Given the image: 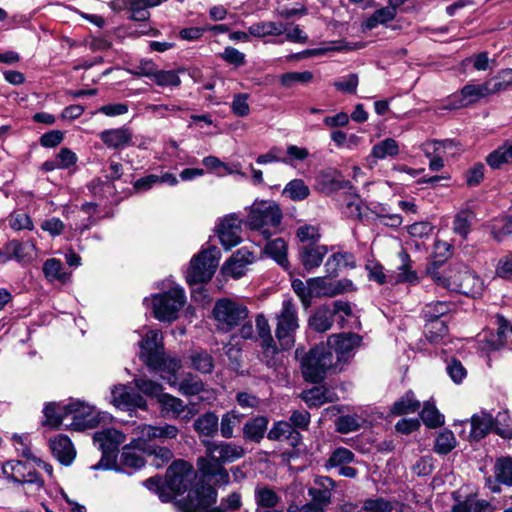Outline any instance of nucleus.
I'll use <instances>...</instances> for the list:
<instances>
[{
	"instance_id": "f257e3e1",
	"label": "nucleus",
	"mask_w": 512,
	"mask_h": 512,
	"mask_svg": "<svg viewBox=\"0 0 512 512\" xmlns=\"http://www.w3.org/2000/svg\"><path fill=\"white\" fill-rule=\"evenodd\" d=\"M361 337L353 333L331 335L327 342L316 345L301 359V372L306 381L321 382L327 372L338 373L354 356Z\"/></svg>"
},
{
	"instance_id": "f03ea898",
	"label": "nucleus",
	"mask_w": 512,
	"mask_h": 512,
	"mask_svg": "<svg viewBox=\"0 0 512 512\" xmlns=\"http://www.w3.org/2000/svg\"><path fill=\"white\" fill-rule=\"evenodd\" d=\"M427 275L436 285L472 298L481 296L484 291L483 280L463 263H453L445 269L433 263L428 266Z\"/></svg>"
},
{
	"instance_id": "7ed1b4c3",
	"label": "nucleus",
	"mask_w": 512,
	"mask_h": 512,
	"mask_svg": "<svg viewBox=\"0 0 512 512\" xmlns=\"http://www.w3.org/2000/svg\"><path fill=\"white\" fill-rule=\"evenodd\" d=\"M157 288L164 291L145 297L143 299L144 307L157 320H177L187 304L184 288L170 279L157 285Z\"/></svg>"
},
{
	"instance_id": "20e7f679",
	"label": "nucleus",
	"mask_w": 512,
	"mask_h": 512,
	"mask_svg": "<svg viewBox=\"0 0 512 512\" xmlns=\"http://www.w3.org/2000/svg\"><path fill=\"white\" fill-rule=\"evenodd\" d=\"M162 336L157 330L147 332L140 342L141 358L152 369L160 371L162 379L170 386L177 385L176 374L181 368V361L177 358H165L161 349Z\"/></svg>"
},
{
	"instance_id": "39448f33",
	"label": "nucleus",
	"mask_w": 512,
	"mask_h": 512,
	"mask_svg": "<svg viewBox=\"0 0 512 512\" xmlns=\"http://www.w3.org/2000/svg\"><path fill=\"white\" fill-rule=\"evenodd\" d=\"M245 210L246 227L260 232L266 239L278 230L283 218L282 210L274 200L256 199Z\"/></svg>"
},
{
	"instance_id": "423d86ee",
	"label": "nucleus",
	"mask_w": 512,
	"mask_h": 512,
	"mask_svg": "<svg viewBox=\"0 0 512 512\" xmlns=\"http://www.w3.org/2000/svg\"><path fill=\"white\" fill-rule=\"evenodd\" d=\"M219 260L220 251L216 246L202 249L190 260L186 271L187 283L189 285L208 283L219 265Z\"/></svg>"
},
{
	"instance_id": "0eeeda50",
	"label": "nucleus",
	"mask_w": 512,
	"mask_h": 512,
	"mask_svg": "<svg viewBox=\"0 0 512 512\" xmlns=\"http://www.w3.org/2000/svg\"><path fill=\"white\" fill-rule=\"evenodd\" d=\"M61 409L67 415V419H71L70 423L64 424L65 427L73 430L94 428L106 417L105 414L101 416L95 406L78 399H70Z\"/></svg>"
},
{
	"instance_id": "6e6552de",
	"label": "nucleus",
	"mask_w": 512,
	"mask_h": 512,
	"mask_svg": "<svg viewBox=\"0 0 512 512\" xmlns=\"http://www.w3.org/2000/svg\"><path fill=\"white\" fill-rule=\"evenodd\" d=\"M202 443L206 448V455L198 460H207L216 468L239 460L245 455V449L233 442L203 440Z\"/></svg>"
},
{
	"instance_id": "1a4fd4ad",
	"label": "nucleus",
	"mask_w": 512,
	"mask_h": 512,
	"mask_svg": "<svg viewBox=\"0 0 512 512\" xmlns=\"http://www.w3.org/2000/svg\"><path fill=\"white\" fill-rule=\"evenodd\" d=\"M196 478L197 475L188 462L177 460L167 469L165 486L174 497L186 492Z\"/></svg>"
},
{
	"instance_id": "9d476101",
	"label": "nucleus",
	"mask_w": 512,
	"mask_h": 512,
	"mask_svg": "<svg viewBox=\"0 0 512 512\" xmlns=\"http://www.w3.org/2000/svg\"><path fill=\"white\" fill-rule=\"evenodd\" d=\"M216 232L224 249L230 250L241 242L242 220L236 214L226 215L217 224Z\"/></svg>"
},
{
	"instance_id": "9b49d317",
	"label": "nucleus",
	"mask_w": 512,
	"mask_h": 512,
	"mask_svg": "<svg viewBox=\"0 0 512 512\" xmlns=\"http://www.w3.org/2000/svg\"><path fill=\"white\" fill-rule=\"evenodd\" d=\"M110 402L118 409L123 411H133L135 409H147V401L142 395L132 391L123 384L113 386L111 389Z\"/></svg>"
},
{
	"instance_id": "f8f14e48",
	"label": "nucleus",
	"mask_w": 512,
	"mask_h": 512,
	"mask_svg": "<svg viewBox=\"0 0 512 512\" xmlns=\"http://www.w3.org/2000/svg\"><path fill=\"white\" fill-rule=\"evenodd\" d=\"M494 328L481 335L480 347L483 351L498 350L512 338L511 322H494Z\"/></svg>"
},
{
	"instance_id": "ddd939ff",
	"label": "nucleus",
	"mask_w": 512,
	"mask_h": 512,
	"mask_svg": "<svg viewBox=\"0 0 512 512\" xmlns=\"http://www.w3.org/2000/svg\"><path fill=\"white\" fill-rule=\"evenodd\" d=\"M494 88L491 81H486L483 84H467L458 94L452 98L453 108L467 107L476 103L481 98L494 94Z\"/></svg>"
},
{
	"instance_id": "4468645a",
	"label": "nucleus",
	"mask_w": 512,
	"mask_h": 512,
	"mask_svg": "<svg viewBox=\"0 0 512 512\" xmlns=\"http://www.w3.org/2000/svg\"><path fill=\"white\" fill-rule=\"evenodd\" d=\"M215 320H245L249 311L245 304L230 298L219 299L213 308Z\"/></svg>"
},
{
	"instance_id": "2eb2a0df",
	"label": "nucleus",
	"mask_w": 512,
	"mask_h": 512,
	"mask_svg": "<svg viewBox=\"0 0 512 512\" xmlns=\"http://www.w3.org/2000/svg\"><path fill=\"white\" fill-rule=\"evenodd\" d=\"M493 476L486 479V486L493 493L500 492L499 484L512 486V457L502 456L495 460Z\"/></svg>"
},
{
	"instance_id": "dca6fc26",
	"label": "nucleus",
	"mask_w": 512,
	"mask_h": 512,
	"mask_svg": "<svg viewBox=\"0 0 512 512\" xmlns=\"http://www.w3.org/2000/svg\"><path fill=\"white\" fill-rule=\"evenodd\" d=\"M188 499L193 509L203 510L216 502L217 493L212 486L199 481L195 488L189 491Z\"/></svg>"
},
{
	"instance_id": "f3484780",
	"label": "nucleus",
	"mask_w": 512,
	"mask_h": 512,
	"mask_svg": "<svg viewBox=\"0 0 512 512\" xmlns=\"http://www.w3.org/2000/svg\"><path fill=\"white\" fill-rule=\"evenodd\" d=\"M93 438L94 443L102 450L104 456L116 451L118 446L125 441V435L114 428L98 431Z\"/></svg>"
},
{
	"instance_id": "a211bd4d",
	"label": "nucleus",
	"mask_w": 512,
	"mask_h": 512,
	"mask_svg": "<svg viewBox=\"0 0 512 512\" xmlns=\"http://www.w3.org/2000/svg\"><path fill=\"white\" fill-rule=\"evenodd\" d=\"M158 403L165 416L178 418L186 411L187 413L182 417L183 420L189 421L193 416V413L187 410V406L184 402L171 394L163 393L159 395Z\"/></svg>"
},
{
	"instance_id": "6ab92c4d",
	"label": "nucleus",
	"mask_w": 512,
	"mask_h": 512,
	"mask_svg": "<svg viewBox=\"0 0 512 512\" xmlns=\"http://www.w3.org/2000/svg\"><path fill=\"white\" fill-rule=\"evenodd\" d=\"M254 497L258 509H261L262 512H283V509H276L281 501V496L273 488L267 485H258L255 488Z\"/></svg>"
},
{
	"instance_id": "aec40b11",
	"label": "nucleus",
	"mask_w": 512,
	"mask_h": 512,
	"mask_svg": "<svg viewBox=\"0 0 512 512\" xmlns=\"http://www.w3.org/2000/svg\"><path fill=\"white\" fill-rule=\"evenodd\" d=\"M398 256L400 259V265L397 268V273L389 277V281L394 284H418L420 279L417 272L413 269L409 254L405 251H401Z\"/></svg>"
},
{
	"instance_id": "412c9836",
	"label": "nucleus",
	"mask_w": 512,
	"mask_h": 512,
	"mask_svg": "<svg viewBox=\"0 0 512 512\" xmlns=\"http://www.w3.org/2000/svg\"><path fill=\"white\" fill-rule=\"evenodd\" d=\"M471 431L469 434L472 440H481L492 430L495 431V419L486 411H480L474 414L470 420Z\"/></svg>"
},
{
	"instance_id": "4be33fe9",
	"label": "nucleus",
	"mask_w": 512,
	"mask_h": 512,
	"mask_svg": "<svg viewBox=\"0 0 512 512\" xmlns=\"http://www.w3.org/2000/svg\"><path fill=\"white\" fill-rule=\"evenodd\" d=\"M50 449L54 457L63 465H70L76 456L71 440L65 435H58L51 439Z\"/></svg>"
},
{
	"instance_id": "5701e85b",
	"label": "nucleus",
	"mask_w": 512,
	"mask_h": 512,
	"mask_svg": "<svg viewBox=\"0 0 512 512\" xmlns=\"http://www.w3.org/2000/svg\"><path fill=\"white\" fill-rule=\"evenodd\" d=\"M132 132L129 128L121 127L107 129L99 134L100 139L108 148L120 149L131 145Z\"/></svg>"
},
{
	"instance_id": "b1692460",
	"label": "nucleus",
	"mask_w": 512,
	"mask_h": 512,
	"mask_svg": "<svg viewBox=\"0 0 512 512\" xmlns=\"http://www.w3.org/2000/svg\"><path fill=\"white\" fill-rule=\"evenodd\" d=\"M399 150L398 142L395 139L385 138L372 147L370 155L367 157V163L372 168L378 160L395 157L399 154Z\"/></svg>"
},
{
	"instance_id": "393cba45",
	"label": "nucleus",
	"mask_w": 512,
	"mask_h": 512,
	"mask_svg": "<svg viewBox=\"0 0 512 512\" xmlns=\"http://www.w3.org/2000/svg\"><path fill=\"white\" fill-rule=\"evenodd\" d=\"M356 266L355 257L350 252L333 253L325 262V271L327 277L333 278L339 275L342 269L354 268Z\"/></svg>"
},
{
	"instance_id": "a878e982",
	"label": "nucleus",
	"mask_w": 512,
	"mask_h": 512,
	"mask_svg": "<svg viewBox=\"0 0 512 512\" xmlns=\"http://www.w3.org/2000/svg\"><path fill=\"white\" fill-rule=\"evenodd\" d=\"M328 253V249L323 245H304L300 250V261L307 270L318 267L324 256Z\"/></svg>"
},
{
	"instance_id": "bb28decb",
	"label": "nucleus",
	"mask_w": 512,
	"mask_h": 512,
	"mask_svg": "<svg viewBox=\"0 0 512 512\" xmlns=\"http://www.w3.org/2000/svg\"><path fill=\"white\" fill-rule=\"evenodd\" d=\"M267 437L274 441L287 440L292 446L298 445L301 438L300 433L286 421L276 422L268 432Z\"/></svg>"
},
{
	"instance_id": "cd10ccee",
	"label": "nucleus",
	"mask_w": 512,
	"mask_h": 512,
	"mask_svg": "<svg viewBox=\"0 0 512 512\" xmlns=\"http://www.w3.org/2000/svg\"><path fill=\"white\" fill-rule=\"evenodd\" d=\"M155 440L153 425L141 424L132 431L131 445L142 452L150 449L149 442Z\"/></svg>"
},
{
	"instance_id": "c85d7f7f",
	"label": "nucleus",
	"mask_w": 512,
	"mask_h": 512,
	"mask_svg": "<svg viewBox=\"0 0 512 512\" xmlns=\"http://www.w3.org/2000/svg\"><path fill=\"white\" fill-rule=\"evenodd\" d=\"M268 419L258 416L245 423L243 427V438L247 441L259 443L267 430Z\"/></svg>"
},
{
	"instance_id": "c756f323",
	"label": "nucleus",
	"mask_w": 512,
	"mask_h": 512,
	"mask_svg": "<svg viewBox=\"0 0 512 512\" xmlns=\"http://www.w3.org/2000/svg\"><path fill=\"white\" fill-rule=\"evenodd\" d=\"M257 326L259 328L260 334L262 335V348H263V360L267 364L268 367H276L278 355V349L275 345H273V340L268 333L266 337H264L263 333L267 330L269 332L268 322H257Z\"/></svg>"
},
{
	"instance_id": "7c9ffc66",
	"label": "nucleus",
	"mask_w": 512,
	"mask_h": 512,
	"mask_svg": "<svg viewBox=\"0 0 512 512\" xmlns=\"http://www.w3.org/2000/svg\"><path fill=\"white\" fill-rule=\"evenodd\" d=\"M426 339L435 345H446L450 339L448 335V327L445 322H427L424 327Z\"/></svg>"
},
{
	"instance_id": "2f4dec72",
	"label": "nucleus",
	"mask_w": 512,
	"mask_h": 512,
	"mask_svg": "<svg viewBox=\"0 0 512 512\" xmlns=\"http://www.w3.org/2000/svg\"><path fill=\"white\" fill-rule=\"evenodd\" d=\"M302 399L310 407H317L326 402H333L336 396L333 392L323 386L314 387L302 393Z\"/></svg>"
},
{
	"instance_id": "473e14b6",
	"label": "nucleus",
	"mask_w": 512,
	"mask_h": 512,
	"mask_svg": "<svg viewBox=\"0 0 512 512\" xmlns=\"http://www.w3.org/2000/svg\"><path fill=\"white\" fill-rule=\"evenodd\" d=\"M284 31V23L274 21L258 22L249 27V34L258 38L280 36Z\"/></svg>"
},
{
	"instance_id": "72a5a7b5",
	"label": "nucleus",
	"mask_w": 512,
	"mask_h": 512,
	"mask_svg": "<svg viewBox=\"0 0 512 512\" xmlns=\"http://www.w3.org/2000/svg\"><path fill=\"white\" fill-rule=\"evenodd\" d=\"M219 419L213 412H207L197 418L193 424L200 436L212 437L218 430Z\"/></svg>"
},
{
	"instance_id": "f704fd0d",
	"label": "nucleus",
	"mask_w": 512,
	"mask_h": 512,
	"mask_svg": "<svg viewBox=\"0 0 512 512\" xmlns=\"http://www.w3.org/2000/svg\"><path fill=\"white\" fill-rule=\"evenodd\" d=\"M265 253L273 258L285 270H288L289 262L287 259V243L284 239L277 238L267 243Z\"/></svg>"
},
{
	"instance_id": "c9c22d12",
	"label": "nucleus",
	"mask_w": 512,
	"mask_h": 512,
	"mask_svg": "<svg viewBox=\"0 0 512 512\" xmlns=\"http://www.w3.org/2000/svg\"><path fill=\"white\" fill-rule=\"evenodd\" d=\"M457 309L455 303L447 301H435L428 303L423 312L427 320H438L441 317L453 314Z\"/></svg>"
},
{
	"instance_id": "e433bc0d",
	"label": "nucleus",
	"mask_w": 512,
	"mask_h": 512,
	"mask_svg": "<svg viewBox=\"0 0 512 512\" xmlns=\"http://www.w3.org/2000/svg\"><path fill=\"white\" fill-rule=\"evenodd\" d=\"M486 161L491 168L497 169L504 164L512 162V140L505 142L498 149L491 152Z\"/></svg>"
},
{
	"instance_id": "4c0bfd02",
	"label": "nucleus",
	"mask_w": 512,
	"mask_h": 512,
	"mask_svg": "<svg viewBox=\"0 0 512 512\" xmlns=\"http://www.w3.org/2000/svg\"><path fill=\"white\" fill-rule=\"evenodd\" d=\"M282 194L292 201L298 202L305 200L310 195V189L302 179H293L285 185Z\"/></svg>"
},
{
	"instance_id": "58836bf2",
	"label": "nucleus",
	"mask_w": 512,
	"mask_h": 512,
	"mask_svg": "<svg viewBox=\"0 0 512 512\" xmlns=\"http://www.w3.org/2000/svg\"><path fill=\"white\" fill-rule=\"evenodd\" d=\"M475 218V214L470 209H463L459 211L453 221L454 233L460 235L462 238H467L470 233L472 222Z\"/></svg>"
},
{
	"instance_id": "ea45409f",
	"label": "nucleus",
	"mask_w": 512,
	"mask_h": 512,
	"mask_svg": "<svg viewBox=\"0 0 512 512\" xmlns=\"http://www.w3.org/2000/svg\"><path fill=\"white\" fill-rule=\"evenodd\" d=\"M43 273L49 281L66 282L70 277V274L64 270L61 261L56 258H50L44 262Z\"/></svg>"
},
{
	"instance_id": "a19ab883",
	"label": "nucleus",
	"mask_w": 512,
	"mask_h": 512,
	"mask_svg": "<svg viewBox=\"0 0 512 512\" xmlns=\"http://www.w3.org/2000/svg\"><path fill=\"white\" fill-rule=\"evenodd\" d=\"M65 403H48L43 409L44 413V424L51 427H58L61 424H65L64 421L67 419V415L63 413L61 409Z\"/></svg>"
},
{
	"instance_id": "79ce46f5",
	"label": "nucleus",
	"mask_w": 512,
	"mask_h": 512,
	"mask_svg": "<svg viewBox=\"0 0 512 512\" xmlns=\"http://www.w3.org/2000/svg\"><path fill=\"white\" fill-rule=\"evenodd\" d=\"M325 277H314L309 279L311 299L315 297L335 296L333 281Z\"/></svg>"
},
{
	"instance_id": "37998d69",
	"label": "nucleus",
	"mask_w": 512,
	"mask_h": 512,
	"mask_svg": "<svg viewBox=\"0 0 512 512\" xmlns=\"http://www.w3.org/2000/svg\"><path fill=\"white\" fill-rule=\"evenodd\" d=\"M396 505V501L384 497H370L363 500L361 510L365 512H392Z\"/></svg>"
},
{
	"instance_id": "c03bdc74",
	"label": "nucleus",
	"mask_w": 512,
	"mask_h": 512,
	"mask_svg": "<svg viewBox=\"0 0 512 512\" xmlns=\"http://www.w3.org/2000/svg\"><path fill=\"white\" fill-rule=\"evenodd\" d=\"M297 328V322H278L276 337L283 349H289L293 345V335Z\"/></svg>"
},
{
	"instance_id": "a18cd8bd",
	"label": "nucleus",
	"mask_w": 512,
	"mask_h": 512,
	"mask_svg": "<svg viewBox=\"0 0 512 512\" xmlns=\"http://www.w3.org/2000/svg\"><path fill=\"white\" fill-rule=\"evenodd\" d=\"M420 408V402L415 399L414 393L409 391L392 406V413L395 415H403L414 413Z\"/></svg>"
},
{
	"instance_id": "49530a36",
	"label": "nucleus",
	"mask_w": 512,
	"mask_h": 512,
	"mask_svg": "<svg viewBox=\"0 0 512 512\" xmlns=\"http://www.w3.org/2000/svg\"><path fill=\"white\" fill-rule=\"evenodd\" d=\"M242 421L241 414L232 410L222 415L220 421V433L223 438L230 439L234 437L235 428L239 427Z\"/></svg>"
},
{
	"instance_id": "de8ad7c7",
	"label": "nucleus",
	"mask_w": 512,
	"mask_h": 512,
	"mask_svg": "<svg viewBox=\"0 0 512 512\" xmlns=\"http://www.w3.org/2000/svg\"><path fill=\"white\" fill-rule=\"evenodd\" d=\"M396 11L393 7L389 5L383 8L376 10L364 23V27L366 29L372 30L376 28L378 25L386 24L387 22L393 20L396 16Z\"/></svg>"
},
{
	"instance_id": "09e8293b",
	"label": "nucleus",
	"mask_w": 512,
	"mask_h": 512,
	"mask_svg": "<svg viewBox=\"0 0 512 512\" xmlns=\"http://www.w3.org/2000/svg\"><path fill=\"white\" fill-rule=\"evenodd\" d=\"M28 465L26 463H23L21 461H8L6 462L3 467L2 471L3 474L10 480H12L15 483H22L26 472H27Z\"/></svg>"
},
{
	"instance_id": "8fccbe9b",
	"label": "nucleus",
	"mask_w": 512,
	"mask_h": 512,
	"mask_svg": "<svg viewBox=\"0 0 512 512\" xmlns=\"http://www.w3.org/2000/svg\"><path fill=\"white\" fill-rule=\"evenodd\" d=\"M191 366L201 373H211L214 368V362L211 355L206 351H194L190 355Z\"/></svg>"
},
{
	"instance_id": "3c124183",
	"label": "nucleus",
	"mask_w": 512,
	"mask_h": 512,
	"mask_svg": "<svg viewBox=\"0 0 512 512\" xmlns=\"http://www.w3.org/2000/svg\"><path fill=\"white\" fill-rule=\"evenodd\" d=\"M197 466L200 472L206 477H217V482L221 484H227L229 482V475L223 465L219 467H213L212 463H208L207 460H198Z\"/></svg>"
},
{
	"instance_id": "603ef678",
	"label": "nucleus",
	"mask_w": 512,
	"mask_h": 512,
	"mask_svg": "<svg viewBox=\"0 0 512 512\" xmlns=\"http://www.w3.org/2000/svg\"><path fill=\"white\" fill-rule=\"evenodd\" d=\"M364 206L362 200L358 195H349L345 197L344 204L342 206V213L351 219H361L363 214Z\"/></svg>"
},
{
	"instance_id": "864d4df0",
	"label": "nucleus",
	"mask_w": 512,
	"mask_h": 512,
	"mask_svg": "<svg viewBox=\"0 0 512 512\" xmlns=\"http://www.w3.org/2000/svg\"><path fill=\"white\" fill-rule=\"evenodd\" d=\"M134 386L144 395L159 399V395L163 394V387L159 383L152 381L146 377H138L133 380Z\"/></svg>"
},
{
	"instance_id": "5fc2aeb1",
	"label": "nucleus",
	"mask_w": 512,
	"mask_h": 512,
	"mask_svg": "<svg viewBox=\"0 0 512 512\" xmlns=\"http://www.w3.org/2000/svg\"><path fill=\"white\" fill-rule=\"evenodd\" d=\"M424 424L430 428L441 426L444 423V417L439 413L434 404L425 402L420 413Z\"/></svg>"
},
{
	"instance_id": "6e6d98bb",
	"label": "nucleus",
	"mask_w": 512,
	"mask_h": 512,
	"mask_svg": "<svg viewBox=\"0 0 512 512\" xmlns=\"http://www.w3.org/2000/svg\"><path fill=\"white\" fill-rule=\"evenodd\" d=\"M178 390L185 396H195L204 392L205 387L198 377L189 375L178 384Z\"/></svg>"
},
{
	"instance_id": "4d7b16f0",
	"label": "nucleus",
	"mask_w": 512,
	"mask_h": 512,
	"mask_svg": "<svg viewBox=\"0 0 512 512\" xmlns=\"http://www.w3.org/2000/svg\"><path fill=\"white\" fill-rule=\"evenodd\" d=\"M135 450L131 443L123 448L120 461L124 467L139 469L144 466V458Z\"/></svg>"
},
{
	"instance_id": "13d9d810",
	"label": "nucleus",
	"mask_w": 512,
	"mask_h": 512,
	"mask_svg": "<svg viewBox=\"0 0 512 512\" xmlns=\"http://www.w3.org/2000/svg\"><path fill=\"white\" fill-rule=\"evenodd\" d=\"M490 232L496 241H501L504 237L512 233V218L501 217L493 220L490 225Z\"/></svg>"
},
{
	"instance_id": "bf43d9fd",
	"label": "nucleus",
	"mask_w": 512,
	"mask_h": 512,
	"mask_svg": "<svg viewBox=\"0 0 512 512\" xmlns=\"http://www.w3.org/2000/svg\"><path fill=\"white\" fill-rule=\"evenodd\" d=\"M14 260L19 263H28L33 260L35 246L32 242H20L18 240H14Z\"/></svg>"
},
{
	"instance_id": "052dcab7",
	"label": "nucleus",
	"mask_w": 512,
	"mask_h": 512,
	"mask_svg": "<svg viewBox=\"0 0 512 512\" xmlns=\"http://www.w3.org/2000/svg\"><path fill=\"white\" fill-rule=\"evenodd\" d=\"M456 446V438L449 430L442 431L436 438L435 451L439 454H448Z\"/></svg>"
},
{
	"instance_id": "680f3d73",
	"label": "nucleus",
	"mask_w": 512,
	"mask_h": 512,
	"mask_svg": "<svg viewBox=\"0 0 512 512\" xmlns=\"http://www.w3.org/2000/svg\"><path fill=\"white\" fill-rule=\"evenodd\" d=\"M313 80V73L310 71L287 72L281 75L280 83L283 87L290 88L296 83L306 84Z\"/></svg>"
},
{
	"instance_id": "e2e57ef3",
	"label": "nucleus",
	"mask_w": 512,
	"mask_h": 512,
	"mask_svg": "<svg viewBox=\"0 0 512 512\" xmlns=\"http://www.w3.org/2000/svg\"><path fill=\"white\" fill-rule=\"evenodd\" d=\"M8 223L9 226L15 231L24 229L32 230L34 227L30 216L21 211L12 212L8 217Z\"/></svg>"
},
{
	"instance_id": "0e129e2a",
	"label": "nucleus",
	"mask_w": 512,
	"mask_h": 512,
	"mask_svg": "<svg viewBox=\"0 0 512 512\" xmlns=\"http://www.w3.org/2000/svg\"><path fill=\"white\" fill-rule=\"evenodd\" d=\"M495 432L504 439L512 438V418L507 412L498 413L496 416Z\"/></svg>"
},
{
	"instance_id": "69168bd1",
	"label": "nucleus",
	"mask_w": 512,
	"mask_h": 512,
	"mask_svg": "<svg viewBox=\"0 0 512 512\" xmlns=\"http://www.w3.org/2000/svg\"><path fill=\"white\" fill-rule=\"evenodd\" d=\"M453 147L451 140L429 141L422 145L421 149L426 157L432 158L438 155H444L446 149Z\"/></svg>"
},
{
	"instance_id": "338daca9",
	"label": "nucleus",
	"mask_w": 512,
	"mask_h": 512,
	"mask_svg": "<svg viewBox=\"0 0 512 512\" xmlns=\"http://www.w3.org/2000/svg\"><path fill=\"white\" fill-rule=\"evenodd\" d=\"M152 80L160 87H177L181 83L177 72L174 70H157Z\"/></svg>"
},
{
	"instance_id": "774afa93",
	"label": "nucleus",
	"mask_w": 512,
	"mask_h": 512,
	"mask_svg": "<svg viewBox=\"0 0 512 512\" xmlns=\"http://www.w3.org/2000/svg\"><path fill=\"white\" fill-rule=\"evenodd\" d=\"M354 460V454L347 448H337L331 454L327 461V467H340L345 464L351 463Z\"/></svg>"
}]
</instances>
